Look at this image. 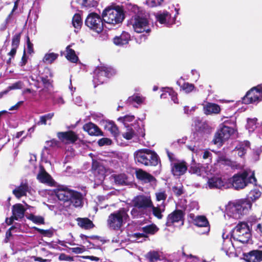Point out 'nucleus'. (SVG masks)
Listing matches in <instances>:
<instances>
[{
  "mask_svg": "<svg viewBox=\"0 0 262 262\" xmlns=\"http://www.w3.org/2000/svg\"><path fill=\"white\" fill-rule=\"evenodd\" d=\"M55 195L60 201L70 202L75 207L83 206V195L79 191L70 189L67 187H59L55 191Z\"/></svg>",
  "mask_w": 262,
  "mask_h": 262,
  "instance_id": "1",
  "label": "nucleus"
},
{
  "mask_svg": "<svg viewBox=\"0 0 262 262\" xmlns=\"http://www.w3.org/2000/svg\"><path fill=\"white\" fill-rule=\"evenodd\" d=\"M102 17L105 23L113 26L121 24L125 18L123 7L115 5L106 8Z\"/></svg>",
  "mask_w": 262,
  "mask_h": 262,
  "instance_id": "2",
  "label": "nucleus"
},
{
  "mask_svg": "<svg viewBox=\"0 0 262 262\" xmlns=\"http://www.w3.org/2000/svg\"><path fill=\"white\" fill-rule=\"evenodd\" d=\"M134 156L136 163L145 166H156L160 161L158 154L155 151L147 148L137 150Z\"/></svg>",
  "mask_w": 262,
  "mask_h": 262,
  "instance_id": "3",
  "label": "nucleus"
},
{
  "mask_svg": "<svg viewBox=\"0 0 262 262\" xmlns=\"http://www.w3.org/2000/svg\"><path fill=\"white\" fill-rule=\"evenodd\" d=\"M257 180L254 171L245 170L235 174L232 178V185L236 190L243 189L248 184H256Z\"/></svg>",
  "mask_w": 262,
  "mask_h": 262,
  "instance_id": "4",
  "label": "nucleus"
},
{
  "mask_svg": "<svg viewBox=\"0 0 262 262\" xmlns=\"http://www.w3.org/2000/svg\"><path fill=\"white\" fill-rule=\"evenodd\" d=\"M127 211L128 210L125 208H121L118 211L110 214L107 220L108 227L113 230H119L123 223L129 220Z\"/></svg>",
  "mask_w": 262,
  "mask_h": 262,
  "instance_id": "5",
  "label": "nucleus"
},
{
  "mask_svg": "<svg viewBox=\"0 0 262 262\" xmlns=\"http://www.w3.org/2000/svg\"><path fill=\"white\" fill-rule=\"evenodd\" d=\"M231 236L234 239L243 244L247 243L251 237L248 224L246 222L239 223L231 231Z\"/></svg>",
  "mask_w": 262,
  "mask_h": 262,
  "instance_id": "6",
  "label": "nucleus"
},
{
  "mask_svg": "<svg viewBox=\"0 0 262 262\" xmlns=\"http://www.w3.org/2000/svg\"><path fill=\"white\" fill-rule=\"evenodd\" d=\"M130 23L134 30L137 33H149L151 32L149 20L144 13L134 15Z\"/></svg>",
  "mask_w": 262,
  "mask_h": 262,
  "instance_id": "7",
  "label": "nucleus"
},
{
  "mask_svg": "<svg viewBox=\"0 0 262 262\" xmlns=\"http://www.w3.org/2000/svg\"><path fill=\"white\" fill-rule=\"evenodd\" d=\"M94 79L100 84H102L108 79L116 74V71L111 67L106 66H98L94 72Z\"/></svg>",
  "mask_w": 262,
  "mask_h": 262,
  "instance_id": "8",
  "label": "nucleus"
},
{
  "mask_svg": "<svg viewBox=\"0 0 262 262\" xmlns=\"http://www.w3.org/2000/svg\"><path fill=\"white\" fill-rule=\"evenodd\" d=\"M103 20L99 14L92 12L87 16L84 24L90 29L99 33L103 29Z\"/></svg>",
  "mask_w": 262,
  "mask_h": 262,
  "instance_id": "9",
  "label": "nucleus"
},
{
  "mask_svg": "<svg viewBox=\"0 0 262 262\" xmlns=\"http://www.w3.org/2000/svg\"><path fill=\"white\" fill-rule=\"evenodd\" d=\"M262 100V86L257 85L249 90L242 98L243 103L248 104Z\"/></svg>",
  "mask_w": 262,
  "mask_h": 262,
  "instance_id": "10",
  "label": "nucleus"
},
{
  "mask_svg": "<svg viewBox=\"0 0 262 262\" xmlns=\"http://www.w3.org/2000/svg\"><path fill=\"white\" fill-rule=\"evenodd\" d=\"M185 212L184 211L176 209L169 214L166 217L165 225L167 227L173 226L175 223H180L181 226L184 224Z\"/></svg>",
  "mask_w": 262,
  "mask_h": 262,
  "instance_id": "11",
  "label": "nucleus"
},
{
  "mask_svg": "<svg viewBox=\"0 0 262 262\" xmlns=\"http://www.w3.org/2000/svg\"><path fill=\"white\" fill-rule=\"evenodd\" d=\"M251 207L252 203L249 199L242 200L234 204L232 207V211L235 215H237L238 217H240L241 216L246 214Z\"/></svg>",
  "mask_w": 262,
  "mask_h": 262,
  "instance_id": "12",
  "label": "nucleus"
},
{
  "mask_svg": "<svg viewBox=\"0 0 262 262\" xmlns=\"http://www.w3.org/2000/svg\"><path fill=\"white\" fill-rule=\"evenodd\" d=\"M233 133V128L224 125L215 134L213 142L214 144L222 145L223 142L228 139Z\"/></svg>",
  "mask_w": 262,
  "mask_h": 262,
  "instance_id": "13",
  "label": "nucleus"
},
{
  "mask_svg": "<svg viewBox=\"0 0 262 262\" xmlns=\"http://www.w3.org/2000/svg\"><path fill=\"white\" fill-rule=\"evenodd\" d=\"M133 204L134 207L143 211H146L150 206H152L151 198L144 195H139L135 197L133 200Z\"/></svg>",
  "mask_w": 262,
  "mask_h": 262,
  "instance_id": "14",
  "label": "nucleus"
},
{
  "mask_svg": "<svg viewBox=\"0 0 262 262\" xmlns=\"http://www.w3.org/2000/svg\"><path fill=\"white\" fill-rule=\"evenodd\" d=\"M170 171L173 176L180 177L184 175L188 169L187 163L184 160H178L170 164Z\"/></svg>",
  "mask_w": 262,
  "mask_h": 262,
  "instance_id": "15",
  "label": "nucleus"
},
{
  "mask_svg": "<svg viewBox=\"0 0 262 262\" xmlns=\"http://www.w3.org/2000/svg\"><path fill=\"white\" fill-rule=\"evenodd\" d=\"M57 136L61 142L68 144L75 143L79 138L78 135L73 130L58 132Z\"/></svg>",
  "mask_w": 262,
  "mask_h": 262,
  "instance_id": "16",
  "label": "nucleus"
},
{
  "mask_svg": "<svg viewBox=\"0 0 262 262\" xmlns=\"http://www.w3.org/2000/svg\"><path fill=\"white\" fill-rule=\"evenodd\" d=\"M37 179L41 183L53 186L54 181L51 175L48 173L43 165L39 166V171L36 177Z\"/></svg>",
  "mask_w": 262,
  "mask_h": 262,
  "instance_id": "17",
  "label": "nucleus"
},
{
  "mask_svg": "<svg viewBox=\"0 0 262 262\" xmlns=\"http://www.w3.org/2000/svg\"><path fill=\"white\" fill-rule=\"evenodd\" d=\"M243 259L246 262L262 261V250H253L243 253Z\"/></svg>",
  "mask_w": 262,
  "mask_h": 262,
  "instance_id": "18",
  "label": "nucleus"
},
{
  "mask_svg": "<svg viewBox=\"0 0 262 262\" xmlns=\"http://www.w3.org/2000/svg\"><path fill=\"white\" fill-rule=\"evenodd\" d=\"M83 129L90 136H103L104 134L101 129L95 124L90 122L83 125Z\"/></svg>",
  "mask_w": 262,
  "mask_h": 262,
  "instance_id": "19",
  "label": "nucleus"
},
{
  "mask_svg": "<svg viewBox=\"0 0 262 262\" xmlns=\"http://www.w3.org/2000/svg\"><path fill=\"white\" fill-rule=\"evenodd\" d=\"M29 187L27 182H21L19 186L13 190L12 193L17 199L26 196L27 192L29 191Z\"/></svg>",
  "mask_w": 262,
  "mask_h": 262,
  "instance_id": "20",
  "label": "nucleus"
},
{
  "mask_svg": "<svg viewBox=\"0 0 262 262\" xmlns=\"http://www.w3.org/2000/svg\"><path fill=\"white\" fill-rule=\"evenodd\" d=\"M203 111L207 115L217 114L221 112V107L219 105L211 102H207L203 104Z\"/></svg>",
  "mask_w": 262,
  "mask_h": 262,
  "instance_id": "21",
  "label": "nucleus"
},
{
  "mask_svg": "<svg viewBox=\"0 0 262 262\" xmlns=\"http://www.w3.org/2000/svg\"><path fill=\"white\" fill-rule=\"evenodd\" d=\"M130 39V35L129 33L123 31L119 36H116L113 38V42L117 46H123L128 43Z\"/></svg>",
  "mask_w": 262,
  "mask_h": 262,
  "instance_id": "22",
  "label": "nucleus"
},
{
  "mask_svg": "<svg viewBox=\"0 0 262 262\" xmlns=\"http://www.w3.org/2000/svg\"><path fill=\"white\" fill-rule=\"evenodd\" d=\"M135 174L137 179L143 181L145 183L151 182L155 180L153 176L142 169L137 170Z\"/></svg>",
  "mask_w": 262,
  "mask_h": 262,
  "instance_id": "23",
  "label": "nucleus"
},
{
  "mask_svg": "<svg viewBox=\"0 0 262 262\" xmlns=\"http://www.w3.org/2000/svg\"><path fill=\"white\" fill-rule=\"evenodd\" d=\"M208 184L210 188L221 189L225 187L226 182L221 177H213L208 179Z\"/></svg>",
  "mask_w": 262,
  "mask_h": 262,
  "instance_id": "24",
  "label": "nucleus"
},
{
  "mask_svg": "<svg viewBox=\"0 0 262 262\" xmlns=\"http://www.w3.org/2000/svg\"><path fill=\"white\" fill-rule=\"evenodd\" d=\"M26 209L20 203L16 204L12 206V213L17 219H21L24 217Z\"/></svg>",
  "mask_w": 262,
  "mask_h": 262,
  "instance_id": "25",
  "label": "nucleus"
},
{
  "mask_svg": "<svg viewBox=\"0 0 262 262\" xmlns=\"http://www.w3.org/2000/svg\"><path fill=\"white\" fill-rule=\"evenodd\" d=\"M76 221L78 226L85 230H89L95 227L93 222L88 217H78Z\"/></svg>",
  "mask_w": 262,
  "mask_h": 262,
  "instance_id": "26",
  "label": "nucleus"
},
{
  "mask_svg": "<svg viewBox=\"0 0 262 262\" xmlns=\"http://www.w3.org/2000/svg\"><path fill=\"white\" fill-rule=\"evenodd\" d=\"M193 224L198 227H203L207 228L206 231L204 232L203 233H207L210 231L209 222L207 217L204 215L197 216V219L195 220V222Z\"/></svg>",
  "mask_w": 262,
  "mask_h": 262,
  "instance_id": "27",
  "label": "nucleus"
},
{
  "mask_svg": "<svg viewBox=\"0 0 262 262\" xmlns=\"http://www.w3.org/2000/svg\"><path fill=\"white\" fill-rule=\"evenodd\" d=\"M104 128L105 130L109 131L114 137H117L119 135L118 128L113 121H106L105 122Z\"/></svg>",
  "mask_w": 262,
  "mask_h": 262,
  "instance_id": "28",
  "label": "nucleus"
},
{
  "mask_svg": "<svg viewBox=\"0 0 262 262\" xmlns=\"http://www.w3.org/2000/svg\"><path fill=\"white\" fill-rule=\"evenodd\" d=\"M250 143L248 141H244L243 142H240L235 147V149L237 151L238 155L242 157L246 153V151L248 148L250 147Z\"/></svg>",
  "mask_w": 262,
  "mask_h": 262,
  "instance_id": "29",
  "label": "nucleus"
},
{
  "mask_svg": "<svg viewBox=\"0 0 262 262\" xmlns=\"http://www.w3.org/2000/svg\"><path fill=\"white\" fill-rule=\"evenodd\" d=\"M66 51V58L72 63H77L79 60L78 57L76 54L75 51L71 48L70 45L67 47Z\"/></svg>",
  "mask_w": 262,
  "mask_h": 262,
  "instance_id": "30",
  "label": "nucleus"
},
{
  "mask_svg": "<svg viewBox=\"0 0 262 262\" xmlns=\"http://www.w3.org/2000/svg\"><path fill=\"white\" fill-rule=\"evenodd\" d=\"M145 257L149 262H156L160 260V255L159 252L154 250L150 251L147 253Z\"/></svg>",
  "mask_w": 262,
  "mask_h": 262,
  "instance_id": "31",
  "label": "nucleus"
},
{
  "mask_svg": "<svg viewBox=\"0 0 262 262\" xmlns=\"http://www.w3.org/2000/svg\"><path fill=\"white\" fill-rule=\"evenodd\" d=\"M142 230L147 234H155L159 230V228L157 226L154 224H151L150 225H146L142 228Z\"/></svg>",
  "mask_w": 262,
  "mask_h": 262,
  "instance_id": "32",
  "label": "nucleus"
},
{
  "mask_svg": "<svg viewBox=\"0 0 262 262\" xmlns=\"http://www.w3.org/2000/svg\"><path fill=\"white\" fill-rule=\"evenodd\" d=\"M127 176L124 173L115 174L114 176L115 183L121 185L127 184Z\"/></svg>",
  "mask_w": 262,
  "mask_h": 262,
  "instance_id": "33",
  "label": "nucleus"
},
{
  "mask_svg": "<svg viewBox=\"0 0 262 262\" xmlns=\"http://www.w3.org/2000/svg\"><path fill=\"white\" fill-rule=\"evenodd\" d=\"M192 162L193 163L191 164L189 168V172L192 174H196L198 176H201V169L203 167L202 164L195 163L194 160H192Z\"/></svg>",
  "mask_w": 262,
  "mask_h": 262,
  "instance_id": "34",
  "label": "nucleus"
},
{
  "mask_svg": "<svg viewBox=\"0 0 262 262\" xmlns=\"http://www.w3.org/2000/svg\"><path fill=\"white\" fill-rule=\"evenodd\" d=\"M72 25L75 29H80L82 25L81 16L79 13H75L72 18Z\"/></svg>",
  "mask_w": 262,
  "mask_h": 262,
  "instance_id": "35",
  "label": "nucleus"
},
{
  "mask_svg": "<svg viewBox=\"0 0 262 262\" xmlns=\"http://www.w3.org/2000/svg\"><path fill=\"white\" fill-rule=\"evenodd\" d=\"M58 57V54L54 53H47L45 55L42 61L45 63L51 64Z\"/></svg>",
  "mask_w": 262,
  "mask_h": 262,
  "instance_id": "36",
  "label": "nucleus"
},
{
  "mask_svg": "<svg viewBox=\"0 0 262 262\" xmlns=\"http://www.w3.org/2000/svg\"><path fill=\"white\" fill-rule=\"evenodd\" d=\"M177 84L180 86L181 90L184 91L186 93H189L195 89L194 85L188 82H184L182 85L178 81Z\"/></svg>",
  "mask_w": 262,
  "mask_h": 262,
  "instance_id": "37",
  "label": "nucleus"
},
{
  "mask_svg": "<svg viewBox=\"0 0 262 262\" xmlns=\"http://www.w3.org/2000/svg\"><path fill=\"white\" fill-rule=\"evenodd\" d=\"M104 167L99 162L93 160L92 164V169L94 172L101 173L104 171Z\"/></svg>",
  "mask_w": 262,
  "mask_h": 262,
  "instance_id": "38",
  "label": "nucleus"
},
{
  "mask_svg": "<svg viewBox=\"0 0 262 262\" xmlns=\"http://www.w3.org/2000/svg\"><path fill=\"white\" fill-rule=\"evenodd\" d=\"M143 98L140 96L137 95H133L128 98L127 100V103L129 104H132L134 102L138 104H141L143 102Z\"/></svg>",
  "mask_w": 262,
  "mask_h": 262,
  "instance_id": "39",
  "label": "nucleus"
},
{
  "mask_svg": "<svg viewBox=\"0 0 262 262\" xmlns=\"http://www.w3.org/2000/svg\"><path fill=\"white\" fill-rule=\"evenodd\" d=\"M135 131L129 125L126 126V131L122 134L123 137L126 140H129L135 137Z\"/></svg>",
  "mask_w": 262,
  "mask_h": 262,
  "instance_id": "40",
  "label": "nucleus"
},
{
  "mask_svg": "<svg viewBox=\"0 0 262 262\" xmlns=\"http://www.w3.org/2000/svg\"><path fill=\"white\" fill-rule=\"evenodd\" d=\"M136 130L135 131V137H137L138 139L141 138H144L145 136V128L144 125H142L141 126H140L139 125H137V126L134 127Z\"/></svg>",
  "mask_w": 262,
  "mask_h": 262,
  "instance_id": "41",
  "label": "nucleus"
},
{
  "mask_svg": "<svg viewBox=\"0 0 262 262\" xmlns=\"http://www.w3.org/2000/svg\"><path fill=\"white\" fill-rule=\"evenodd\" d=\"M54 115V113H50L45 115L41 116L39 118V120L37 122L38 125H46L47 121L48 120H51Z\"/></svg>",
  "mask_w": 262,
  "mask_h": 262,
  "instance_id": "42",
  "label": "nucleus"
},
{
  "mask_svg": "<svg viewBox=\"0 0 262 262\" xmlns=\"http://www.w3.org/2000/svg\"><path fill=\"white\" fill-rule=\"evenodd\" d=\"M157 20L161 24L167 23V20L171 17V15L168 12H163V13L158 14L157 16Z\"/></svg>",
  "mask_w": 262,
  "mask_h": 262,
  "instance_id": "43",
  "label": "nucleus"
},
{
  "mask_svg": "<svg viewBox=\"0 0 262 262\" xmlns=\"http://www.w3.org/2000/svg\"><path fill=\"white\" fill-rule=\"evenodd\" d=\"M27 219L32 221L34 223L37 224H44L45 220L44 218L41 216H37L33 214H30V215L27 217Z\"/></svg>",
  "mask_w": 262,
  "mask_h": 262,
  "instance_id": "44",
  "label": "nucleus"
},
{
  "mask_svg": "<svg viewBox=\"0 0 262 262\" xmlns=\"http://www.w3.org/2000/svg\"><path fill=\"white\" fill-rule=\"evenodd\" d=\"M22 32L16 33L12 37L11 46L12 47L18 48L20 41Z\"/></svg>",
  "mask_w": 262,
  "mask_h": 262,
  "instance_id": "45",
  "label": "nucleus"
},
{
  "mask_svg": "<svg viewBox=\"0 0 262 262\" xmlns=\"http://www.w3.org/2000/svg\"><path fill=\"white\" fill-rule=\"evenodd\" d=\"M149 208L152 209L153 215L157 219L161 220L163 218V214H162V211L159 207H155L152 204V206H150Z\"/></svg>",
  "mask_w": 262,
  "mask_h": 262,
  "instance_id": "46",
  "label": "nucleus"
},
{
  "mask_svg": "<svg viewBox=\"0 0 262 262\" xmlns=\"http://www.w3.org/2000/svg\"><path fill=\"white\" fill-rule=\"evenodd\" d=\"M130 213L134 217H138L139 216H141L144 214H145L146 215H148V213L147 212V211H143L142 210H139L138 208L135 207L133 208L132 209Z\"/></svg>",
  "mask_w": 262,
  "mask_h": 262,
  "instance_id": "47",
  "label": "nucleus"
},
{
  "mask_svg": "<svg viewBox=\"0 0 262 262\" xmlns=\"http://www.w3.org/2000/svg\"><path fill=\"white\" fill-rule=\"evenodd\" d=\"M127 9L130 12H133L134 15L143 13V11L140 9V8L136 5L129 4L128 6Z\"/></svg>",
  "mask_w": 262,
  "mask_h": 262,
  "instance_id": "48",
  "label": "nucleus"
},
{
  "mask_svg": "<svg viewBox=\"0 0 262 262\" xmlns=\"http://www.w3.org/2000/svg\"><path fill=\"white\" fill-rule=\"evenodd\" d=\"M46 143L47 144V146H45L44 149H48L49 147H54L58 146L59 144V142L55 139H53L51 140L47 141L46 142Z\"/></svg>",
  "mask_w": 262,
  "mask_h": 262,
  "instance_id": "49",
  "label": "nucleus"
},
{
  "mask_svg": "<svg viewBox=\"0 0 262 262\" xmlns=\"http://www.w3.org/2000/svg\"><path fill=\"white\" fill-rule=\"evenodd\" d=\"M97 143L99 146L110 145L112 143V141L111 139L107 138H102L98 140Z\"/></svg>",
  "mask_w": 262,
  "mask_h": 262,
  "instance_id": "50",
  "label": "nucleus"
},
{
  "mask_svg": "<svg viewBox=\"0 0 262 262\" xmlns=\"http://www.w3.org/2000/svg\"><path fill=\"white\" fill-rule=\"evenodd\" d=\"M172 190L177 196H180L184 193L183 186L181 185L180 187L176 186H173Z\"/></svg>",
  "mask_w": 262,
  "mask_h": 262,
  "instance_id": "51",
  "label": "nucleus"
},
{
  "mask_svg": "<svg viewBox=\"0 0 262 262\" xmlns=\"http://www.w3.org/2000/svg\"><path fill=\"white\" fill-rule=\"evenodd\" d=\"M257 120V119L256 118H248L247 119V126L248 128L250 129L254 130V128L256 127V124Z\"/></svg>",
  "mask_w": 262,
  "mask_h": 262,
  "instance_id": "52",
  "label": "nucleus"
},
{
  "mask_svg": "<svg viewBox=\"0 0 262 262\" xmlns=\"http://www.w3.org/2000/svg\"><path fill=\"white\" fill-rule=\"evenodd\" d=\"M135 119V117L134 115H127L123 117H120L119 118V120H121L122 121V122L125 124L127 122H132L134 119Z\"/></svg>",
  "mask_w": 262,
  "mask_h": 262,
  "instance_id": "53",
  "label": "nucleus"
},
{
  "mask_svg": "<svg viewBox=\"0 0 262 262\" xmlns=\"http://www.w3.org/2000/svg\"><path fill=\"white\" fill-rule=\"evenodd\" d=\"M260 192L257 190L251 191L250 193V198L252 201H255L258 199L260 196Z\"/></svg>",
  "mask_w": 262,
  "mask_h": 262,
  "instance_id": "54",
  "label": "nucleus"
},
{
  "mask_svg": "<svg viewBox=\"0 0 262 262\" xmlns=\"http://www.w3.org/2000/svg\"><path fill=\"white\" fill-rule=\"evenodd\" d=\"M23 85V83L22 81H18L12 84L11 85L9 86L8 89L10 90V91L12 90L21 89L22 88Z\"/></svg>",
  "mask_w": 262,
  "mask_h": 262,
  "instance_id": "55",
  "label": "nucleus"
},
{
  "mask_svg": "<svg viewBox=\"0 0 262 262\" xmlns=\"http://www.w3.org/2000/svg\"><path fill=\"white\" fill-rule=\"evenodd\" d=\"M26 39H27V49H28V53L29 54H31L34 52L33 45L31 42L30 37L28 35H27Z\"/></svg>",
  "mask_w": 262,
  "mask_h": 262,
  "instance_id": "56",
  "label": "nucleus"
},
{
  "mask_svg": "<svg viewBox=\"0 0 262 262\" xmlns=\"http://www.w3.org/2000/svg\"><path fill=\"white\" fill-rule=\"evenodd\" d=\"M164 0H148V4L151 7H155L161 5Z\"/></svg>",
  "mask_w": 262,
  "mask_h": 262,
  "instance_id": "57",
  "label": "nucleus"
},
{
  "mask_svg": "<svg viewBox=\"0 0 262 262\" xmlns=\"http://www.w3.org/2000/svg\"><path fill=\"white\" fill-rule=\"evenodd\" d=\"M58 259L60 260H66V261H74L73 257L67 255L64 253L60 254Z\"/></svg>",
  "mask_w": 262,
  "mask_h": 262,
  "instance_id": "58",
  "label": "nucleus"
},
{
  "mask_svg": "<svg viewBox=\"0 0 262 262\" xmlns=\"http://www.w3.org/2000/svg\"><path fill=\"white\" fill-rule=\"evenodd\" d=\"M156 200L158 201H160L162 200H165L167 198V194L165 193V191L159 192L156 193Z\"/></svg>",
  "mask_w": 262,
  "mask_h": 262,
  "instance_id": "59",
  "label": "nucleus"
},
{
  "mask_svg": "<svg viewBox=\"0 0 262 262\" xmlns=\"http://www.w3.org/2000/svg\"><path fill=\"white\" fill-rule=\"evenodd\" d=\"M209 126L206 123H201L196 129L198 132L204 133L208 129Z\"/></svg>",
  "mask_w": 262,
  "mask_h": 262,
  "instance_id": "60",
  "label": "nucleus"
},
{
  "mask_svg": "<svg viewBox=\"0 0 262 262\" xmlns=\"http://www.w3.org/2000/svg\"><path fill=\"white\" fill-rule=\"evenodd\" d=\"M27 61H28V57L26 56V50H25V49H24L23 55L21 59V61L19 62V66L20 67L25 66L27 64Z\"/></svg>",
  "mask_w": 262,
  "mask_h": 262,
  "instance_id": "61",
  "label": "nucleus"
},
{
  "mask_svg": "<svg viewBox=\"0 0 262 262\" xmlns=\"http://www.w3.org/2000/svg\"><path fill=\"white\" fill-rule=\"evenodd\" d=\"M70 250L72 251L73 253H76V254H79L82 253L85 251V249L84 246L82 247V248L80 247H75V248H70Z\"/></svg>",
  "mask_w": 262,
  "mask_h": 262,
  "instance_id": "62",
  "label": "nucleus"
},
{
  "mask_svg": "<svg viewBox=\"0 0 262 262\" xmlns=\"http://www.w3.org/2000/svg\"><path fill=\"white\" fill-rule=\"evenodd\" d=\"M167 156L169 159V160L170 162V164L174 163L179 160L178 159H177L175 157L174 155L172 152H170L167 151Z\"/></svg>",
  "mask_w": 262,
  "mask_h": 262,
  "instance_id": "63",
  "label": "nucleus"
},
{
  "mask_svg": "<svg viewBox=\"0 0 262 262\" xmlns=\"http://www.w3.org/2000/svg\"><path fill=\"white\" fill-rule=\"evenodd\" d=\"M14 220L17 221L18 220L17 219V217L15 215H14L12 214V216L10 217H9V218L7 217L6 219L5 222L8 225H11L13 224Z\"/></svg>",
  "mask_w": 262,
  "mask_h": 262,
  "instance_id": "64",
  "label": "nucleus"
}]
</instances>
